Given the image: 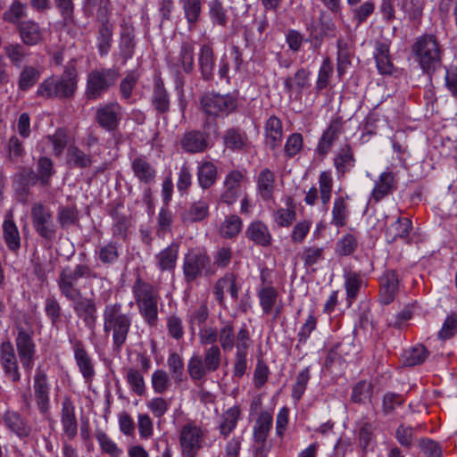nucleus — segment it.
Instances as JSON below:
<instances>
[{"label":"nucleus","mask_w":457,"mask_h":457,"mask_svg":"<svg viewBox=\"0 0 457 457\" xmlns=\"http://www.w3.org/2000/svg\"><path fill=\"white\" fill-rule=\"evenodd\" d=\"M206 430L195 422L190 421L182 426L179 435L182 457H196L203 448Z\"/></svg>","instance_id":"1a4fd4ad"},{"label":"nucleus","mask_w":457,"mask_h":457,"mask_svg":"<svg viewBox=\"0 0 457 457\" xmlns=\"http://www.w3.org/2000/svg\"><path fill=\"white\" fill-rule=\"evenodd\" d=\"M31 220L37 234L52 241L56 235V226L54 222L52 211L41 203H35L31 206Z\"/></svg>","instance_id":"9d476101"},{"label":"nucleus","mask_w":457,"mask_h":457,"mask_svg":"<svg viewBox=\"0 0 457 457\" xmlns=\"http://www.w3.org/2000/svg\"><path fill=\"white\" fill-rule=\"evenodd\" d=\"M397 189V179L394 172L386 169L383 171L374 183L370 193L369 203L375 204L380 202Z\"/></svg>","instance_id":"f3484780"},{"label":"nucleus","mask_w":457,"mask_h":457,"mask_svg":"<svg viewBox=\"0 0 457 457\" xmlns=\"http://www.w3.org/2000/svg\"><path fill=\"white\" fill-rule=\"evenodd\" d=\"M33 390L39 411L42 414L47 413L50 407V384L46 374L39 368L37 369L34 376Z\"/></svg>","instance_id":"a211bd4d"},{"label":"nucleus","mask_w":457,"mask_h":457,"mask_svg":"<svg viewBox=\"0 0 457 457\" xmlns=\"http://www.w3.org/2000/svg\"><path fill=\"white\" fill-rule=\"evenodd\" d=\"M71 344L74 353L76 364L85 381L87 383H90L96 375L93 360L80 340H71Z\"/></svg>","instance_id":"6ab92c4d"},{"label":"nucleus","mask_w":457,"mask_h":457,"mask_svg":"<svg viewBox=\"0 0 457 457\" xmlns=\"http://www.w3.org/2000/svg\"><path fill=\"white\" fill-rule=\"evenodd\" d=\"M3 420L5 426L20 438L28 437L31 433V427L28 420L17 411H5Z\"/></svg>","instance_id":"c85d7f7f"},{"label":"nucleus","mask_w":457,"mask_h":457,"mask_svg":"<svg viewBox=\"0 0 457 457\" xmlns=\"http://www.w3.org/2000/svg\"><path fill=\"white\" fill-rule=\"evenodd\" d=\"M78 84L76 62L71 60L67 62L61 76L46 78L37 87V96L46 99H70L73 97Z\"/></svg>","instance_id":"7ed1b4c3"},{"label":"nucleus","mask_w":457,"mask_h":457,"mask_svg":"<svg viewBox=\"0 0 457 457\" xmlns=\"http://www.w3.org/2000/svg\"><path fill=\"white\" fill-rule=\"evenodd\" d=\"M428 356V352L422 345H417L404 351L403 362L405 366H416L423 363Z\"/></svg>","instance_id":"3c124183"},{"label":"nucleus","mask_w":457,"mask_h":457,"mask_svg":"<svg viewBox=\"0 0 457 457\" xmlns=\"http://www.w3.org/2000/svg\"><path fill=\"white\" fill-rule=\"evenodd\" d=\"M132 293L138 312L145 322L150 327L156 326L160 299L158 289L138 277L132 286Z\"/></svg>","instance_id":"20e7f679"},{"label":"nucleus","mask_w":457,"mask_h":457,"mask_svg":"<svg viewBox=\"0 0 457 457\" xmlns=\"http://www.w3.org/2000/svg\"><path fill=\"white\" fill-rule=\"evenodd\" d=\"M139 76L134 71H129L120 82V92L121 98L128 103H131L132 93L138 81Z\"/></svg>","instance_id":"13d9d810"},{"label":"nucleus","mask_w":457,"mask_h":457,"mask_svg":"<svg viewBox=\"0 0 457 457\" xmlns=\"http://www.w3.org/2000/svg\"><path fill=\"white\" fill-rule=\"evenodd\" d=\"M120 255V245L112 241L101 244L95 250L96 260L106 268L117 263Z\"/></svg>","instance_id":"f704fd0d"},{"label":"nucleus","mask_w":457,"mask_h":457,"mask_svg":"<svg viewBox=\"0 0 457 457\" xmlns=\"http://www.w3.org/2000/svg\"><path fill=\"white\" fill-rule=\"evenodd\" d=\"M334 72V66L329 58L323 60L317 76L314 90L315 94L319 95L324 88H326Z\"/></svg>","instance_id":"864d4df0"},{"label":"nucleus","mask_w":457,"mask_h":457,"mask_svg":"<svg viewBox=\"0 0 457 457\" xmlns=\"http://www.w3.org/2000/svg\"><path fill=\"white\" fill-rule=\"evenodd\" d=\"M67 162L74 168H88L92 164V156L84 153L78 146L71 145L67 151Z\"/></svg>","instance_id":"09e8293b"},{"label":"nucleus","mask_w":457,"mask_h":457,"mask_svg":"<svg viewBox=\"0 0 457 457\" xmlns=\"http://www.w3.org/2000/svg\"><path fill=\"white\" fill-rule=\"evenodd\" d=\"M174 65L180 66L186 73L193 71L195 66V47L192 43H182L178 61Z\"/></svg>","instance_id":"de8ad7c7"},{"label":"nucleus","mask_w":457,"mask_h":457,"mask_svg":"<svg viewBox=\"0 0 457 457\" xmlns=\"http://www.w3.org/2000/svg\"><path fill=\"white\" fill-rule=\"evenodd\" d=\"M126 380L133 393L141 396L145 393V384L143 374L135 368L127 370Z\"/></svg>","instance_id":"338daca9"},{"label":"nucleus","mask_w":457,"mask_h":457,"mask_svg":"<svg viewBox=\"0 0 457 457\" xmlns=\"http://www.w3.org/2000/svg\"><path fill=\"white\" fill-rule=\"evenodd\" d=\"M3 237L7 248L11 252L17 253L20 250L21 239L11 211L4 216L3 222Z\"/></svg>","instance_id":"bb28decb"},{"label":"nucleus","mask_w":457,"mask_h":457,"mask_svg":"<svg viewBox=\"0 0 457 457\" xmlns=\"http://www.w3.org/2000/svg\"><path fill=\"white\" fill-rule=\"evenodd\" d=\"M103 330L112 338V350L120 353L128 340L133 314L122 303H108L103 310Z\"/></svg>","instance_id":"f03ea898"},{"label":"nucleus","mask_w":457,"mask_h":457,"mask_svg":"<svg viewBox=\"0 0 457 457\" xmlns=\"http://www.w3.org/2000/svg\"><path fill=\"white\" fill-rule=\"evenodd\" d=\"M113 24L108 19L99 20L96 31V47L100 56H106L113 42Z\"/></svg>","instance_id":"b1692460"},{"label":"nucleus","mask_w":457,"mask_h":457,"mask_svg":"<svg viewBox=\"0 0 457 457\" xmlns=\"http://www.w3.org/2000/svg\"><path fill=\"white\" fill-rule=\"evenodd\" d=\"M203 112L212 117H224L237 109V100L230 95H221L213 91L206 92L200 100Z\"/></svg>","instance_id":"6e6552de"},{"label":"nucleus","mask_w":457,"mask_h":457,"mask_svg":"<svg viewBox=\"0 0 457 457\" xmlns=\"http://www.w3.org/2000/svg\"><path fill=\"white\" fill-rule=\"evenodd\" d=\"M311 71L305 68H300L294 76L287 77L284 79V87L287 93L295 92L297 95L310 87L311 86Z\"/></svg>","instance_id":"2f4dec72"},{"label":"nucleus","mask_w":457,"mask_h":457,"mask_svg":"<svg viewBox=\"0 0 457 457\" xmlns=\"http://www.w3.org/2000/svg\"><path fill=\"white\" fill-rule=\"evenodd\" d=\"M40 71L38 68L32 65H25L18 79V87L21 91H28L33 87L40 78Z\"/></svg>","instance_id":"49530a36"},{"label":"nucleus","mask_w":457,"mask_h":457,"mask_svg":"<svg viewBox=\"0 0 457 457\" xmlns=\"http://www.w3.org/2000/svg\"><path fill=\"white\" fill-rule=\"evenodd\" d=\"M358 239L355 235L347 233L339 238L336 244V253L339 256L353 254L358 247Z\"/></svg>","instance_id":"052dcab7"},{"label":"nucleus","mask_w":457,"mask_h":457,"mask_svg":"<svg viewBox=\"0 0 457 457\" xmlns=\"http://www.w3.org/2000/svg\"><path fill=\"white\" fill-rule=\"evenodd\" d=\"M151 103L159 114H165L170 111V96L162 81L154 83Z\"/></svg>","instance_id":"ea45409f"},{"label":"nucleus","mask_w":457,"mask_h":457,"mask_svg":"<svg viewBox=\"0 0 457 457\" xmlns=\"http://www.w3.org/2000/svg\"><path fill=\"white\" fill-rule=\"evenodd\" d=\"M399 278L396 271L386 270L380 278V302L384 304L392 303L398 292Z\"/></svg>","instance_id":"393cba45"},{"label":"nucleus","mask_w":457,"mask_h":457,"mask_svg":"<svg viewBox=\"0 0 457 457\" xmlns=\"http://www.w3.org/2000/svg\"><path fill=\"white\" fill-rule=\"evenodd\" d=\"M136 48L135 33L134 29L131 27H126L120 33L119 49L120 56L126 63L128 60L131 59L134 55Z\"/></svg>","instance_id":"58836bf2"},{"label":"nucleus","mask_w":457,"mask_h":457,"mask_svg":"<svg viewBox=\"0 0 457 457\" xmlns=\"http://www.w3.org/2000/svg\"><path fill=\"white\" fill-rule=\"evenodd\" d=\"M187 372L193 381H202L210 373L203 361V356L197 353L193 354L187 362Z\"/></svg>","instance_id":"603ef678"},{"label":"nucleus","mask_w":457,"mask_h":457,"mask_svg":"<svg viewBox=\"0 0 457 457\" xmlns=\"http://www.w3.org/2000/svg\"><path fill=\"white\" fill-rule=\"evenodd\" d=\"M122 118V107L118 102L100 104L96 112V121L106 131H114Z\"/></svg>","instance_id":"f8f14e48"},{"label":"nucleus","mask_w":457,"mask_h":457,"mask_svg":"<svg viewBox=\"0 0 457 457\" xmlns=\"http://www.w3.org/2000/svg\"><path fill=\"white\" fill-rule=\"evenodd\" d=\"M217 180V168L209 161L203 162L197 170V181L204 190L212 187Z\"/></svg>","instance_id":"79ce46f5"},{"label":"nucleus","mask_w":457,"mask_h":457,"mask_svg":"<svg viewBox=\"0 0 457 457\" xmlns=\"http://www.w3.org/2000/svg\"><path fill=\"white\" fill-rule=\"evenodd\" d=\"M265 144L271 150L280 146L283 137V125L279 118L270 116L264 125Z\"/></svg>","instance_id":"c756f323"},{"label":"nucleus","mask_w":457,"mask_h":457,"mask_svg":"<svg viewBox=\"0 0 457 457\" xmlns=\"http://www.w3.org/2000/svg\"><path fill=\"white\" fill-rule=\"evenodd\" d=\"M240 284L237 282V276L233 272H226L222 277L218 278L213 285V295L220 306L225 304V290L228 291L233 300L238 299Z\"/></svg>","instance_id":"dca6fc26"},{"label":"nucleus","mask_w":457,"mask_h":457,"mask_svg":"<svg viewBox=\"0 0 457 457\" xmlns=\"http://www.w3.org/2000/svg\"><path fill=\"white\" fill-rule=\"evenodd\" d=\"M339 134V125L337 123H331L328 128L323 132L317 146V152L320 155H325L328 153L334 142Z\"/></svg>","instance_id":"8fccbe9b"},{"label":"nucleus","mask_w":457,"mask_h":457,"mask_svg":"<svg viewBox=\"0 0 457 457\" xmlns=\"http://www.w3.org/2000/svg\"><path fill=\"white\" fill-rule=\"evenodd\" d=\"M411 228V220L409 218H398L386 228V240L392 243L397 238H405L409 236Z\"/></svg>","instance_id":"a19ab883"},{"label":"nucleus","mask_w":457,"mask_h":457,"mask_svg":"<svg viewBox=\"0 0 457 457\" xmlns=\"http://www.w3.org/2000/svg\"><path fill=\"white\" fill-rule=\"evenodd\" d=\"M218 339L220 345L219 347L224 352L231 351L233 347H236L237 344V333H235L234 325L231 321L223 323L219 330Z\"/></svg>","instance_id":"c03bdc74"},{"label":"nucleus","mask_w":457,"mask_h":457,"mask_svg":"<svg viewBox=\"0 0 457 457\" xmlns=\"http://www.w3.org/2000/svg\"><path fill=\"white\" fill-rule=\"evenodd\" d=\"M179 244L172 242L155 255L156 265L161 271L174 270L179 257Z\"/></svg>","instance_id":"72a5a7b5"},{"label":"nucleus","mask_w":457,"mask_h":457,"mask_svg":"<svg viewBox=\"0 0 457 457\" xmlns=\"http://www.w3.org/2000/svg\"><path fill=\"white\" fill-rule=\"evenodd\" d=\"M61 423L64 435L72 440L78 434V421L75 414V406L72 401L66 397L62 402Z\"/></svg>","instance_id":"412c9836"},{"label":"nucleus","mask_w":457,"mask_h":457,"mask_svg":"<svg viewBox=\"0 0 457 457\" xmlns=\"http://www.w3.org/2000/svg\"><path fill=\"white\" fill-rule=\"evenodd\" d=\"M179 146L183 152L189 154L204 153L212 147L210 135L202 130H187L181 136Z\"/></svg>","instance_id":"ddd939ff"},{"label":"nucleus","mask_w":457,"mask_h":457,"mask_svg":"<svg viewBox=\"0 0 457 457\" xmlns=\"http://www.w3.org/2000/svg\"><path fill=\"white\" fill-rule=\"evenodd\" d=\"M4 51L11 63L15 67H21L25 58L29 55L26 48L19 43L6 45Z\"/></svg>","instance_id":"69168bd1"},{"label":"nucleus","mask_w":457,"mask_h":457,"mask_svg":"<svg viewBox=\"0 0 457 457\" xmlns=\"http://www.w3.org/2000/svg\"><path fill=\"white\" fill-rule=\"evenodd\" d=\"M245 175L241 170H233L228 172L223 181V190L220 201L228 206L234 204L242 193Z\"/></svg>","instance_id":"2eb2a0df"},{"label":"nucleus","mask_w":457,"mask_h":457,"mask_svg":"<svg viewBox=\"0 0 457 457\" xmlns=\"http://www.w3.org/2000/svg\"><path fill=\"white\" fill-rule=\"evenodd\" d=\"M258 298L263 313L270 314L277 302L278 291L273 287H264L259 290Z\"/></svg>","instance_id":"4d7b16f0"},{"label":"nucleus","mask_w":457,"mask_h":457,"mask_svg":"<svg viewBox=\"0 0 457 457\" xmlns=\"http://www.w3.org/2000/svg\"><path fill=\"white\" fill-rule=\"evenodd\" d=\"M203 361L209 372L216 371L221 363V350L217 345H211L204 349Z\"/></svg>","instance_id":"6e6d98bb"},{"label":"nucleus","mask_w":457,"mask_h":457,"mask_svg":"<svg viewBox=\"0 0 457 457\" xmlns=\"http://www.w3.org/2000/svg\"><path fill=\"white\" fill-rule=\"evenodd\" d=\"M333 163L338 177H344L350 172L356 163L353 148L349 145L341 146L336 152Z\"/></svg>","instance_id":"a878e982"},{"label":"nucleus","mask_w":457,"mask_h":457,"mask_svg":"<svg viewBox=\"0 0 457 457\" xmlns=\"http://www.w3.org/2000/svg\"><path fill=\"white\" fill-rule=\"evenodd\" d=\"M225 145L234 151L242 150L247 143L245 132L237 129H228L223 137Z\"/></svg>","instance_id":"5fc2aeb1"},{"label":"nucleus","mask_w":457,"mask_h":457,"mask_svg":"<svg viewBox=\"0 0 457 457\" xmlns=\"http://www.w3.org/2000/svg\"><path fill=\"white\" fill-rule=\"evenodd\" d=\"M275 176L269 169L262 170L257 179V188L263 200H270L273 195Z\"/></svg>","instance_id":"a18cd8bd"},{"label":"nucleus","mask_w":457,"mask_h":457,"mask_svg":"<svg viewBox=\"0 0 457 457\" xmlns=\"http://www.w3.org/2000/svg\"><path fill=\"white\" fill-rule=\"evenodd\" d=\"M20 37L26 46H36L42 42L44 33L38 23L34 21H25L18 24Z\"/></svg>","instance_id":"7c9ffc66"},{"label":"nucleus","mask_w":457,"mask_h":457,"mask_svg":"<svg viewBox=\"0 0 457 457\" xmlns=\"http://www.w3.org/2000/svg\"><path fill=\"white\" fill-rule=\"evenodd\" d=\"M240 418L241 411L237 405L228 408L220 416L217 428L224 439L233 432Z\"/></svg>","instance_id":"c9c22d12"},{"label":"nucleus","mask_w":457,"mask_h":457,"mask_svg":"<svg viewBox=\"0 0 457 457\" xmlns=\"http://www.w3.org/2000/svg\"><path fill=\"white\" fill-rule=\"evenodd\" d=\"M272 426V416L268 411H262L253 426V439L258 444L265 443Z\"/></svg>","instance_id":"37998d69"},{"label":"nucleus","mask_w":457,"mask_h":457,"mask_svg":"<svg viewBox=\"0 0 457 457\" xmlns=\"http://www.w3.org/2000/svg\"><path fill=\"white\" fill-rule=\"evenodd\" d=\"M318 182L320 201L322 204L326 206L330 201L333 188V177L331 172L329 170L321 171Z\"/></svg>","instance_id":"bf43d9fd"},{"label":"nucleus","mask_w":457,"mask_h":457,"mask_svg":"<svg viewBox=\"0 0 457 457\" xmlns=\"http://www.w3.org/2000/svg\"><path fill=\"white\" fill-rule=\"evenodd\" d=\"M197 62L201 77L205 81H211L214 77L215 70V55L212 46L209 44H204L201 46Z\"/></svg>","instance_id":"5701e85b"},{"label":"nucleus","mask_w":457,"mask_h":457,"mask_svg":"<svg viewBox=\"0 0 457 457\" xmlns=\"http://www.w3.org/2000/svg\"><path fill=\"white\" fill-rule=\"evenodd\" d=\"M250 334L246 328L243 327L237 331V344L233 362V376L242 378L247 370V354L250 347Z\"/></svg>","instance_id":"4468645a"},{"label":"nucleus","mask_w":457,"mask_h":457,"mask_svg":"<svg viewBox=\"0 0 457 457\" xmlns=\"http://www.w3.org/2000/svg\"><path fill=\"white\" fill-rule=\"evenodd\" d=\"M0 363L4 374L12 382L20 381L21 373L19 371L17 357L13 345L9 340L2 342L0 345Z\"/></svg>","instance_id":"aec40b11"},{"label":"nucleus","mask_w":457,"mask_h":457,"mask_svg":"<svg viewBox=\"0 0 457 457\" xmlns=\"http://www.w3.org/2000/svg\"><path fill=\"white\" fill-rule=\"evenodd\" d=\"M119 71L114 69L91 71L87 77L85 96L88 101L101 99L117 82Z\"/></svg>","instance_id":"0eeeda50"},{"label":"nucleus","mask_w":457,"mask_h":457,"mask_svg":"<svg viewBox=\"0 0 457 457\" xmlns=\"http://www.w3.org/2000/svg\"><path fill=\"white\" fill-rule=\"evenodd\" d=\"M245 236L250 241L262 247H268L272 243L268 226L261 220L251 222L245 229Z\"/></svg>","instance_id":"cd10ccee"},{"label":"nucleus","mask_w":457,"mask_h":457,"mask_svg":"<svg viewBox=\"0 0 457 457\" xmlns=\"http://www.w3.org/2000/svg\"><path fill=\"white\" fill-rule=\"evenodd\" d=\"M208 215L209 203L204 197H202L185 209L181 213V219L184 223H194L204 220Z\"/></svg>","instance_id":"4c0bfd02"},{"label":"nucleus","mask_w":457,"mask_h":457,"mask_svg":"<svg viewBox=\"0 0 457 457\" xmlns=\"http://www.w3.org/2000/svg\"><path fill=\"white\" fill-rule=\"evenodd\" d=\"M350 196L345 195H336L333 202V207L331 211L332 218L330 223L337 228L345 227L349 217L350 211L348 205V200Z\"/></svg>","instance_id":"473e14b6"},{"label":"nucleus","mask_w":457,"mask_h":457,"mask_svg":"<svg viewBox=\"0 0 457 457\" xmlns=\"http://www.w3.org/2000/svg\"><path fill=\"white\" fill-rule=\"evenodd\" d=\"M242 220L236 214L229 215L220 226V234L225 238L236 237L242 229Z\"/></svg>","instance_id":"680f3d73"},{"label":"nucleus","mask_w":457,"mask_h":457,"mask_svg":"<svg viewBox=\"0 0 457 457\" xmlns=\"http://www.w3.org/2000/svg\"><path fill=\"white\" fill-rule=\"evenodd\" d=\"M45 312L51 325L58 328L62 320V306L55 296H48L45 301Z\"/></svg>","instance_id":"0e129e2a"},{"label":"nucleus","mask_w":457,"mask_h":457,"mask_svg":"<svg viewBox=\"0 0 457 457\" xmlns=\"http://www.w3.org/2000/svg\"><path fill=\"white\" fill-rule=\"evenodd\" d=\"M17 337L15 345L18 355L22 366L29 371L34 364V357L36 353V345L32 339V332L25 329L22 326L18 325Z\"/></svg>","instance_id":"9b49d317"},{"label":"nucleus","mask_w":457,"mask_h":457,"mask_svg":"<svg viewBox=\"0 0 457 457\" xmlns=\"http://www.w3.org/2000/svg\"><path fill=\"white\" fill-rule=\"evenodd\" d=\"M79 279H103L87 263L66 265L57 276L56 285L60 295L73 303L76 315L83 320L86 326L93 327L96 321L97 307L94 298L86 297L79 286Z\"/></svg>","instance_id":"f257e3e1"},{"label":"nucleus","mask_w":457,"mask_h":457,"mask_svg":"<svg viewBox=\"0 0 457 457\" xmlns=\"http://www.w3.org/2000/svg\"><path fill=\"white\" fill-rule=\"evenodd\" d=\"M131 169L140 183L150 186L155 182L157 170L145 156L135 157L131 161Z\"/></svg>","instance_id":"4be33fe9"},{"label":"nucleus","mask_w":457,"mask_h":457,"mask_svg":"<svg viewBox=\"0 0 457 457\" xmlns=\"http://www.w3.org/2000/svg\"><path fill=\"white\" fill-rule=\"evenodd\" d=\"M184 280L191 284L201 277H212L216 273L211 257L205 251L191 250L185 254L182 263Z\"/></svg>","instance_id":"423d86ee"},{"label":"nucleus","mask_w":457,"mask_h":457,"mask_svg":"<svg viewBox=\"0 0 457 457\" xmlns=\"http://www.w3.org/2000/svg\"><path fill=\"white\" fill-rule=\"evenodd\" d=\"M374 57L379 73L390 75L394 72L395 67L390 57L389 43L386 41L376 42Z\"/></svg>","instance_id":"e433bc0d"},{"label":"nucleus","mask_w":457,"mask_h":457,"mask_svg":"<svg viewBox=\"0 0 457 457\" xmlns=\"http://www.w3.org/2000/svg\"><path fill=\"white\" fill-rule=\"evenodd\" d=\"M37 171L40 177V185L48 187L51 183V178L55 173L53 162L50 158L41 156L37 160Z\"/></svg>","instance_id":"e2e57ef3"},{"label":"nucleus","mask_w":457,"mask_h":457,"mask_svg":"<svg viewBox=\"0 0 457 457\" xmlns=\"http://www.w3.org/2000/svg\"><path fill=\"white\" fill-rule=\"evenodd\" d=\"M372 394V384L367 380H361L353 386L351 400L356 403H364L370 399Z\"/></svg>","instance_id":"774afa93"},{"label":"nucleus","mask_w":457,"mask_h":457,"mask_svg":"<svg viewBox=\"0 0 457 457\" xmlns=\"http://www.w3.org/2000/svg\"><path fill=\"white\" fill-rule=\"evenodd\" d=\"M421 69L434 71L441 63V49L434 35L425 34L416 38L411 47Z\"/></svg>","instance_id":"39448f33"}]
</instances>
